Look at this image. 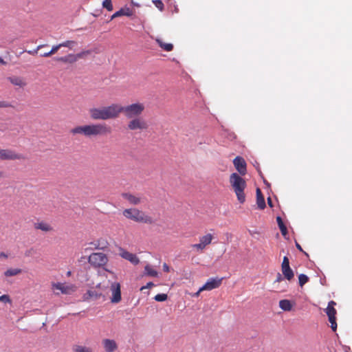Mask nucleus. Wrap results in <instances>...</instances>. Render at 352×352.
<instances>
[{
    "label": "nucleus",
    "mask_w": 352,
    "mask_h": 352,
    "mask_svg": "<svg viewBox=\"0 0 352 352\" xmlns=\"http://www.w3.org/2000/svg\"><path fill=\"white\" fill-rule=\"evenodd\" d=\"M213 239H216L214 233H207L200 239V242H211Z\"/></svg>",
    "instance_id": "c756f323"
},
{
    "label": "nucleus",
    "mask_w": 352,
    "mask_h": 352,
    "mask_svg": "<svg viewBox=\"0 0 352 352\" xmlns=\"http://www.w3.org/2000/svg\"><path fill=\"white\" fill-rule=\"evenodd\" d=\"M233 164L235 168L241 175L246 174V162L243 157L240 156L236 157L233 160Z\"/></svg>",
    "instance_id": "2eb2a0df"
},
{
    "label": "nucleus",
    "mask_w": 352,
    "mask_h": 352,
    "mask_svg": "<svg viewBox=\"0 0 352 352\" xmlns=\"http://www.w3.org/2000/svg\"><path fill=\"white\" fill-rule=\"evenodd\" d=\"M52 289L56 295L60 294H71L76 290V287L73 284L53 283Z\"/></svg>",
    "instance_id": "423d86ee"
},
{
    "label": "nucleus",
    "mask_w": 352,
    "mask_h": 352,
    "mask_svg": "<svg viewBox=\"0 0 352 352\" xmlns=\"http://www.w3.org/2000/svg\"><path fill=\"white\" fill-rule=\"evenodd\" d=\"M276 221H277L278 227H279V228H280V230L281 231L282 234L284 236L285 239L287 240L288 239L286 237V235L287 234V227L284 224L281 217H276Z\"/></svg>",
    "instance_id": "b1692460"
},
{
    "label": "nucleus",
    "mask_w": 352,
    "mask_h": 352,
    "mask_svg": "<svg viewBox=\"0 0 352 352\" xmlns=\"http://www.w3.org/2000/svg\"><path fill=\"white\" fill-rule=\"evenodd\" d=\"M112 297L111 298V302L112 303H118L120 302L121 297V290H120V284L119 283H112L110 287Z\"/></svg>",
    "instance_id": "f8f14e48"
},
{
    "label": "nucleus",
    "mask_w": 352,
    "mask_h": 352,
    "mask_svg": "<svg viewBox=\"0 0 352 352\" xmlns=\"http://www.w3.org/2000/svg\"><path fill=\"white\" fill-rule=\"evenodd\" d=\"M279 307L283 311H289L293 306L290 300L285 299L279 301Z\"/></svg>",
    "instance_id": "5701e85b"
},
{
    "label": "nucleus",
    "mask_w": 352,
    "mask_h": 352,
    "mask_svg": "<svg viewBox=\"0 0 352 352\" xmlns=\"http://www.w3.org/2000/svg\"><path fill=\"white\" fill-rule=\"evenodd\" d=\"M91 119L94 120H107L118 118V103L109 106L92 107L88 111Z\"/></svg>",
    "instance_id": "f03ea898"
},
{
    "label": "nucleus",
    "mask_w": 352,
    "mask_h": 352,
    "mask_svg": "<svg viewBox=\"0 0 352 352\" xmlns=\"http://www.w3.org/2000/svg\"><path fill=\"white\" fill-rule=\"evenodd\" d=\"M21 273V270L20 269H8L4 272L6 276H13L18 275Z\"/></svg>",
    "instance_id": "cd10ccee"
},
{
    "label": "nucleus",
    "mask_w": 352,
    "mask_h": 352,
    "mask_svg": "<svg viewBox=\"0 0 352 352\" xmlns=\"http://www.w3.org/2000/svg\"><path fill=\"white\" fill-rule=\"evenodd\" d=\"M229 182L238 201L239 203L243 204L245 201L244 190L247 186L245 180L239 174L234 173L230 175Z\"/></svg>",
    "instance_id": "20e7f679"
},
{
    "label": "nucleus",
    "mask_w": 352,
    "mask_h": 352,
    "mask_svg": "<svg viewBox=\"0 0 352 352\" xmlns=\"http://www.w3.org/2000/svg\"><path fill=\"white\" fill-rule=\"evenodd\" d=\"M102 6L105 8L108 11H112L113 9L111 0H104Z\"/></svg>",
    "instance_id": "72a5a7b5"
},
{
    "label": "nucleus",
    "mask_w": 352,
    "mask_h": 352,
    "mask_svg": "<svg viewBox=\"0 0 352 352\" xmlns=\"http://www.w3.org/2000/svg\"><path fill=\"white\" fill-rule=\"evenodd\" d=\"M1 257H5V258H6V257H8V255H6V254L5 253H3V252H1V253H0V258H1Z\"/></svg>",
    "instance_id": "de8ad7c7"
},
{
    "label": "nucleus",
    "mask_w": 352,
    "mask_h": 352,
    "mask_svg": "<svg viewBox=\"0 0 352 352\" xmlns=\"http://www.w3.org/2000/svg\"><path fill=\"white\" fill-rule=\"evenodd\" d=\"M145 272L148 276L155 277L157 276V272L154 269H153L150 265H147L145 266Z\"/></svg>",
    "instance_id": "7c9ffc66"
},
{
    "label": "nucleus",
    "mask_w": 352,
    "mask_h": 352,
    "mask_svg": "<svg viewBox=\"0 0 352 352\" xmlns=\"http://www.w3.org/2000/svg\"><path fill=\"white\" fill-rule=\"evenodd\" d=\"M145 109L143 103L136 102L126 106H122L118 104V115L123 113L128 119L140 117Z\"/></svg>",
    "instance_id": "39448f33"
},
{
    "label": "nucleus",
    "mask_w": 352,
    "mask_h": 352,
    "mask_svg": "<svg viewBox=\"0 0 352 352\" xmlns=\"http://www.w3.org/2000/svg\"><path fill=\"white\" fill-rule=\"evenodd\" d=\"M74 352H92V349L90 347L81 346V345H75L73 347Z\"/></svg>",
    "instance_id": "a878e982"
},
{
    "label": "nucleus",
    "mask_w": 352,
    "mask_h": 352,
    "mask_svg": "<svg viewBox=\"0 0 352 352\" xmlns=\"http://www.w3.org/2000/svg\"><path fill=\"white\" fill-rule=\"evenodd\" d=\"M31 254H32L30 252V253H28L27 255H28V256H30V255H31Z\"/></svg>",
    "instance_id": "5fc2aeb1"
},
{
    "label": "nucleus",
    "mask_w": 352,
    "mask_h": 352,
    "mask_svg": "<svg viewBox=\"0 0 352 352\" xmlns=\"http://www.w3.org/2000/svg\"><path fill=\"white\" fill-rule=\"evenodd\" d=\"M256 204L258 208L263 210L265 208V201L264 197L260 188H256Z\"/></svg>",
    "instance_id": "412c9836"
},
{
    "label": "nucleus",
    "mask_w": 352,
    "mask_h": 352,
    "mask_svg": "<svg viewBox=\"0 0 352 352\" xmlns=\"http://www.w3.org/2000/svg\"><path fill=\"white\" fill-rule=\"evenodd\" d=\"M70 274H71V272H67V276H70Z\"/></svg>",
    "instance_id": "864d4df0"
},
{
    "label": "nucleus",
    "mask_w": 352,
    "mask_h": 352,
    "mask_svg": "<svg viewBox=\"0 0 352 352\" xmlns=\"http://www.w3.org/2000/svg\"><path fill=\"white\" fill-rule=\"evenodd\" d=\"M299 285L302 287L305 283L309 281V277L303 274L298 276Z\"/></svg>",
    "instance_id": "2f4dec72"
},
{
    "label": "nucleus",
    "mask_w": 352,
    "mask_h": 352,
    "mask_svg": "<svg viewBox=\"0 0 352 352\" xmlns=\"http://www.w3.org/2000/svg\"><path fill=\"white\" fill-rule=\"evenodd\" d=\"M281 270L283 274L286 279L291 280L294 278V274L292 270L289 267V261L287 256H284L283 258L281 265Z\"/></svg>",
    "instance_id": "ddd939ff"
},
{
    "label": "nucleus",
    "mask_w": 352,
    "mask_h": 352,
    "mask_svg": "<svg viewBox=\"0 0 352 352\" xmlns=\"http://www.w3.org/2000/svg\"><path fill=\"white\" fill-rule=\"evenodd\" d=\"M11 104L6 101H0V108H8L10 107Z\"/></svg>",
    "instance_id": "ea45409f"
},
{
    "label": "nucleus",
    "mask_w": 352,
    "mask_h": 352,
    "mask_svg": "<svg viewBox=\"0 0 352 352\" xmlns=\"http://www.w3.org/2000/svg\"><path fill=\"white\" fill-rule=\"evenodd\" d=\"M122 197L131 205L137 206L142 203L141 197L129 192L122 193Z\"/></svg>",
    "instance_id": "dca6fc26"
},
{
    "label": "nucleus",
    "mask_w": 352,
    "mask_h": 352,
    "mask_svg": "<svg viewBox=\"0 0 352 352\" xmlns=\"http://www.w3.org/2000/svg\"><path fill=\"white\" fill-rule=\"evenodd\" d=\"M201 292L202 291H199V289L196 293L192 294L191 295V296H192V297H198Z\"/></svg>",
    "instance_id": "c03bdc74"
},
{
    "label": "nucleus",
    "mask_w": 352,
    "mask_h": 352,
    "mask_svg": "<svg viewBox=\"0 0 352 352\" xmlns=\"http://www.w3.org/2000/svg\"><path fill=\"white\" fill-rule=\"evenodd\" d=\"M207 243H196L193 247L197 250H202L205 248Z\"/></svg>",
    "instance_id": "a19ab883"
},
{
    "label": "nucleus",
    "mask_w": 352,
    "mask_h": 352,
    "mask_svg": "<svg viewBox=\"0 0 352 352\" xmlns=\"http://www.w3.org/2000/svg\"><path fill=\"white\" fill-rule=\"evenodd\" d=\"M102 344L107 352H113L118 349V344L113 340L104 339L102 340Z\"/></svg>",
    "instance_id": "f3484780"
},
{
    "label": "nucleus",
    "mask_w": 352,
    "mask_h": 352,
    "mask_svg": "<svg viewBox=\"0 0 352 352\" xmlns=\"http://www.w3.org/2000/svg\"><path fill=\"white\" fill-rule=\"evenodd\" d=\"M8 80L15 86L23 87L26 85V82L23 78L18 76H11L8 78Z\"/></svg>",
    "instance_id": "4be33fe9"
},
{
    "label": "nucleus",
    "mask_w": 352,
    "mask_h": 352,
    "mask_svg": "<svg viewBox=\"0 0 352 352\" xmlns=\"http://www.w3.org/2000/svg\"><path fill=\"white\" fill-rule=\"evenodd\" d=\"M163 270L166 272H168L170 271V268L166 263H164L163 265Z\"/></svg>",
    "instance_id": "37998d69"
},
{
    "label": "nucleus",
    "mask_w": 352,
    "mask_h": 352,
    "mask_svg": "<svg viewBox=\"0 0 352 352\" xmlns=\"http://www.w3.org/2000/svg\"><path fill=\"white\" fill-rule=\"evenodd\" d=\"M33 227L34 230H41L43 232H50L54 231V228L52 224L44 220H37L34 223Z\"/></svg>",
    "instance_id": "4468645a"
},
{
    "label": "nucleus",
    "mask_w": 352,
    "mask_h": 352,
    "mask_svg": "<svg viewBox=\"0 0 352 352\" xmlns=\"http://www.w3.org/2000/svg\"><path fill=\"white\" fill-rule=\"evenodd\" d=\"M55 60L62 62L64 63H74L76 62V56L74 54H69L65 56L56 57Z\"/></svg>",
    "instance_id": "aec40b11"
},
{
    "label": "nucleus",
    "mask_w": 352,
    "mask_h": 352,
    "mask_svg": "<svg viewBox=\"0 0 352 352\" xmlns=\"http://www.w3.org/2000/svg\"><path fill=\"white\" fill-rule=\"evenodd\" d=\"M222 279L221 278L217 277L208 279L207 282L199 288V291H210L219 287L221 285Z\"/></svg>",
    "instance_id": "9b49d317"
},
{
    "label": "nucleus",
    "mask_w": 352,
    "mask_h": 352,
    "mask_svg": "<svg viewBox=\"0 0 352 352\" xmlns=\"http://www.w3.org/2000/svg\"><path fill=\"white\" fill-rule=\"evenodd\" d=\"M87 294L89 296V298L98 299L99 298L102 294L97 293L96 291L94 290H89L87 293Z\"/></svg>",
    "instance_id": "f704fd0d"
},
{
    "label": "nucleus",
    "mask_w": 352,
    "mask_h": 352,
    "mask_svg": "<svg viewBox=\"0 0 352 352\" xmlns=\"http://www.w3.org/2000/svg\"><path fill=\"white\" fill-rule=\"evenodd\" d=\"M61 47H68L70 50H72L77 45V42L75 41H66L60 43Z\"/></svg>",
    "instance_id": "c85d7f7f"
},
{
    "label": "nucleus",
    "mask_w": 352,
    "mask_h": 352,
    "mask_svg": "<svg viewBox=\"0 0 352 352\" xmlns=\"http://www.w3.org/2000/svg\"><path fill=\"white\" fill-rule=\"evenodd\" d=\"M154 286V284L152 282L148 283L145 286H143L141 287V290H143L144 289L151 288Z\"/></svg>",
    "instance_id": "79ce46f5"
},
{
    "label": "nucleus",
    "mask_w": 352,
    "mask_h": 352,
    "mask_svg": "<svg viewBox=\"0 0 352 352\" xmlns=\"http://www.w3.org/2000/svg\"><path fill=\"white\" fill-rule=\"evenodd\" d=\"M25 157L8 148H0V160H24Z\"/></svg>",
    "instance_id": "1a4fd4ad"
},
{
    "label": "nucleus",
    "mask_w": 352,
    "mask_h": 352,
    "mask_svg": "<svg viewBox=\"0 0 352 352\" xmlns=\"http://www.w3.org/2000/svg\"><path fill=\"white\" fill-rule=\"evenodd\" d=\"M156 42L159 46L166 52H170L173 49V45L171 43H165L160 38H156Z\"/></svg>",
    "instance_id": "393cba45"
},
{
    "label": "nucleus",
    "mask_w": 352,
    "mask_h": 352,
    "mask_svg": "<svg viewBox=\"0 0 352 352\" xmlns=\"http://www.w3.org/2000/svg\"><path fill=\"white\" fill-rule=\"evenodd\" d=\"M167 298H168L167 294H157L154 297V299L157 302H163V301H165L167 299Z\"/></svg>",
    "instance_id": "c9c22d12"
},
{
    "label": "nucleus",
    "mask_w": 352,
    "mask_h": 352,
    "mask_svg": "<svg viewBox=\"0 0 352 352\" xmlns=\"http://www.w3.org/2000/svg\"><path fill=\"white\" fill-rule=\"evenodd\" d=\"M28 53L32 54H34V52H32L31 51H29ZM35 53H36V52H35Z\"/></svg>",
    "instance_id": "3c124183"
},
{
    "label": "nucleus",
    "mask_w": 352,
    "mask_h": 352,
    "mask_svg": "<svg viewBox=\"0 0 352 352\" xmlns=\"http://www.w3.org/2000/svg\"><path fill=\"white\" fill-rule=\"evenodd\" d=\"M69 133L74 136L81 135L85 138H92L110 134L111 129L104 123H96L76 126L70 129Z\"/></svg>",
    "instance_id": "f257e3e1"
},
{
    "label": "nucleus",
    "mask_w": 352,
    "mask_h": 352,
    "mask_svg": "<svg viewBox=\"0 0 352 352\" xmlns=\"http://www.w3.org/2000/svg\"><path fill=\"white\" fill-rule=\"evenodd\" d=\"M45 45H40L37 47V50H39L41 49V47H44Z\"/></svg>",
    "instance_id": "8fccbe9b"
},
{
    "label": "nucleus",
    "mask_w": 352,
    "mask_h": 352,
    "mask_svg": "<svg viewBox=\"0 0 352 352\" xmlns=\"http://www.w3.org/2000/svg\"><path fill=\"white\" fill-rule=\"evenodd\" d=\"M3 176V173L0 171V178Z\"/></svg>",
    "instance_id": "603ef678"
},
{
    "label": "nucleus",
    "mask_w": 352,
    "mask_h": 352,
    "mask_svg": "<svg viewBox=\"0 0 352 352\" xmlns=\"http://www.w3.org/2000/svg\"><path fill=\"white\" fill-rule=\"evenodd\" d=\"M91 51L90 50H84V51H82L76 54H75V56H76V61L78 60V59H80V58H85V56H87V55L90 54H91Z\"/></svg>",
    "instance_id": "473e14b6"
},
{
    "label": "nucleus",
    "mask_w": 352,
    "mask_h": 352,
    "mask_svg": "<svg viewBox=\"0 0 352 352\" xmlns=\"http://www.w3.org/2000/svg\"><path fill=\"white\" fill-rule=\"evenodd\" d=\"M153 3L155 6V7L158 8L160 11H162L164 10V6L161 0H153Z\"/></svg>",
    "instance_id": "4c0bfd02"
},
{
    "label": "nucleus",
    "mask_w": 352,
    "mask_h": 352,
    "mask_svg": "<svg viewBox=\"0 0 352 352\" xmlns=\"http://www.w3.org/2000/svg\"><path fill=\"white\" fill-rule=\"evenodd\" d=\"M122 215L129 220L138 223L153 224L154 220L152 217L147 214L143 210L138 208H129L123 210Z\"/></svg>",
    "instance_id": "7ed1b4c3"
},
{
    "label": "nucleus",
    "mask_w": 352,
    "mask_h": 352,
    "mask_svg": "<svg viewBox=\"0 0 352 352\" xmlns=\"http://www.w3.org/2000/svg\"><path fill=\"white\" fill-rule=\"evenodd\" d=\"M0 302H2L5 304L9 303L10 304L12 302V300L8 294H3L0 296Z\"/></svg>",
    "instance_id": "e433bc0d"
},
{
    "label": "nucleus",
    "mask_w": 352,
    "mask_h": 352,
    "mask_svg": "<svg viewBox=\"0 0 352 352\" xmlns=\"http://www.w3.org/2000/svg\"><path fill=\"white\" fill-rule=\"evenodd\" d=\"M296 245L297 248H298L299 250L302 251V248L300 247V244H299V243H296Z\"/></svg>",
    "instance_id": "09e8293b"
},
{
    "label": "nucleus",
    "mask_w": 352,
    "mask_h": 352,
    "mask_svg": "<svg viewBox=\"0 0 352 352\" xmlns=\"http://www.w3.org/2000/svg\"><path fill=\"white\" fill-rule=\"evenodd\" d=\"M148 127V125L146 121L140 116L131 118L127 124V128L131 131H144L146 130Z\"/></svg>",
    "instance_id": "6e6552de"
},
{
    "label": "nucleus",
    "mask_w": 352,
    "mask_h": 352,
    "mask_svg": "<svg viewBox=\"0 0 352 352\" xmlns=\"http://www.w3.org/2000/svg\"><path fill=\"white\" fill-rule=\"evenodd\" d=\"M108 259L107 256L102 252H96L89 256V263L95 266L100 267L105 265Z\"/></svg>",
    "instance_id": "9d476101"
},
{
    "label": "nucleus",
    "mask_w": 352,
    "mask_h": 352,
    "mask_svg": "<svg viewBox=\"0 0 352 352\" xmlns=\"http://www.w3.org/2000/svg\"><path fill=\"white\" fill-rule=\"evenodd\" d=\"M6 62L0 56V65H6Z\"/></svg>",
    "instance_id": "49530a36"
},
{
    "label": "nucleus",
    "mask_w": 352,
    "mask_h": 352,
    "mask_svg": "<svg viewBox=\"0 0 352 352\" xmlns=\"http://www.w3.org/2000/svg\"><path fill=\"white\" fill-rule=\"evenodd\" d=\"M61 47V45H60V43L56 45H54L51 50L50 52H47V54H41V56H43V57H50L52 55L54 54L56 52H57V51Z\"/></svg>",
    "instance_id": "bb28decb"
},
{
    "label": "nucleus",
    "mask_w": 352,
    "mask_h": 352,
    "mask_svg": "<svg viewBox=\"0 0 352 352\" xmlns=\"http://www.w3.org/2000/svg\"><path fill=\"white\" fill-rule=\"evenodd\" d=\"M336 305V302L333 300H331L329 302L327 307L324 309V311L328 316L329 322L331 324V328L333 331H336L337 329V322L336 317L337 314V311L335 309Z\"/></svg>",
    "instance_id": "0eeeda50"
},
{
    "label": "nucleus",
    "mask_w": 352,
    "mask_h": 352,
    "mask_svg": "<svg viewBox=\"0 0 352 352\" xmlns=\"http://www.w3.org/2000/svg\"><path fill=\"white\" fill-rule=\"evenodd\" d=\"M133 15V11L128 7L122 8L118 11L116 12L111 17V19H113L116 17L126 16H131Z\"/></svg>",
    "instance_id": "6ab92c4d"
},
{
    "label": "nucleus",
    "mask_w": 352,
    "mask_h": 352,
    "mask_svg": "<svg viewBox=\"0 0 352 352\" xmlns=\"http://www.w3.org/2000/svg\"><path fill=\"white\" fill-rule=\"evenodd\" d=\"M284 280V278H283L282 275L280 273L277 274L276 278L274 282V285H279L281 282ZM276 289H279L278 285L276 287Z\"/></svg>",
    "instance_id": "58836bf2"
},
{
    "label": "nucleus",
    "mask_w": 352,
    "mask_h": 352,
    "mask_svg": "<svg viewBox=\"0 0 352 352\" xmlns=\"http://www.w3.org/2000/svg\"><path fill=\"white\" fill-rule=\"evenodd\" d=\"M120 256L123 258L130 261L133 265H137L140 262L139 258L136 256L135 254L130 253V252H126V251L122 250V252L120 253Z\"/></svg>",
    "instance_id": "a211bd4d"
},
{
    "label": "nucleus",
    "mask_w": 352,
    "mask_h": 352,
    "mask_svg": "<svg viewBox=\"0 0 352 352\" xmlns=\"http://www.w3.org/2000/svg\"><path fill=\"white\" fill-rule=\"evenodd\" d=\"M267 204L270 206V207H271V208L273 207L272 201V199L270 197L267 198Z\"/></svg>",
    "instance_id": "a18cd8bd"
}]
</instances>
